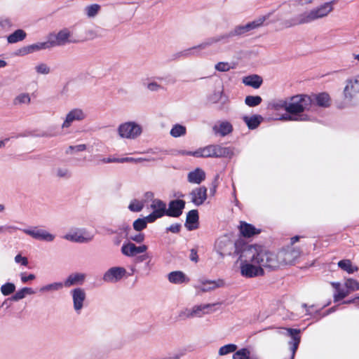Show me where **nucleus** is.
I'll use <instances>...</instances> for the list:
<instances>
[{
	"mask_svg": "<svg viewBox=\"0 0 359 359\" xmlns=\"http://www.w3.org/2000/svg\"><path fill=\"white\" fill-rule=\"evenodd\" d=\"M299 256L300 251L293 248L275 255L262 245L250 247L243 255V257L247 260H245L242 267V276L250 278L263 276L264 268L276 269L281 266L292 264Z\"/></svg>",
	"mask_w": 359,
	"mask_h": 359,
	"instance_id": "f257e3e1",
	"label": "nucleus"
},
{
	"mask_svg": "<svg viewBox=\"0 0 359 359\" xmlns=\"http://www.w3.org/2000/svg\"><path fill=\"white\" fill-rule=\"evenodd\" d=\"M334 4V1L325 2L310 11H305L290 20L284 21L283 25L285 27H291L299 25L309 24L318 19L327 17L333 11Z\"/></svg>",
	"mask_w": 359,
	"mask_h": 359,
	"instance_id": "f03ea898",
	"label": "nucleus"
},
{
	"mask_svg": "<svg viewBox=\"0 0 359 359\" xmlns=\"http://www.w3.org/2000/svg\"><path fill=\"white\" fill-rule=\"evenodd\" d=\"M257 245H258L245 244L241 241H238L234 243L229 236H224L217 240L215 248L221 257L231 255L234 250L233 253L238 255V262H240V272L242 275V267L245 263V260H247L246 258L243 257V252L250 247H255Z\"/></svg>",
	"mask_w": 359,
	"mask_h": 359,
	"instance_id": "7ed1b4c3",
	"label": "nucleus"
},
{
	"mask_svg": "<svg viewBox=\"0 0 359 359\" xmlns=\"http://www.w3.org/2000/svg\"><path fill=\"white\" fill-rule=\"evenodd\" d=\"M144 201L148 209L152 212L147 216V219L155 222L166 215V203L159 198L154 197V194L151 191L146 192L144 195Z\"/></svg>",
	"mask_w": 359,
	"mask_h": 359,
	"instance_id": "20e7f679",
	"label": "nucleus"
},
{
	"mask_svg": "<svg viewBox=\"0 0 359 359\" xmlns=\"http://www.w3.org/2000/svg\"><path fill=\"white\" fill-rule=\"evenodd\" d=\"M191 154L196 158H231L233 155V151L230 147L212 144L199 148Z\"/></svg>",
	"mask_w": 359,
	"mask_h": 359,
	"instance_id": "39448f33",
	"label": "nucleus"
},
{
	"mask_svg": "<svg viewBox=\"0 0 359 359\" xmlns=\"http://www.w3.org/2000/svg\"><path fill=\"white\" fill-rule=\"evenodd\" d=\"M215 304H196L191 308H185L180 311L179 317L182 320L194 318H202L205 315L212 313Z\"/></svg>",
	"mask_w": 359,
	"mask_h": 359,
	"instance_id": "423d86ee",
	"label": "nucleus"
},
{
	"mask_svg": "<svg viewBox=\"0 0 359 359\" xmlns=\"http://www.w3.org/2000/svg\"><path fill=\"white\" fill-rule=\"evenodd\" d=\"M312 104V100L306 95H298L284 103L285 110L290 114H298L307 110Z\"/></svg>",
	"mask_w": 359,
	"mask_h": 359,
	"instance_id": "0eeeda50",
	"label": "nucleus"
},
{
	"mask_svg": "<svg viewBox=\"0 0 359 359\" xmlns=\"http://www.w3.org/2000/svg\"><path fill=\"white\" fill-rule=\"evenodd\" d=\"M222 41L224 43H227V39L225 34H222L218 36H212L206 39L203 42L200 43L198 46L191 47L190 48L186 49L180 53V55L182 57H190V56H196L199 55L200 52L202 50H204L213 44Z\"/></svg>",
	"mask_w": 359,
	"mask_h": 359,
	"instance_id": "6e6552de",
	"label": "nucleus"
},
{
	"mask_svg": "<svg viewBox=\"0 0 359 359\" xmlns=\"http://www.w3.org/2000/svg\"><path fill=\"white\" fill-rule=\"evenodd\" d=\"M265 17H261L255 20L250 22L246 25L236 26L228 33H225L228 42L231 38L246 35L249 32L259 27L265 21Z\"/></svg>",
	"mask_w": 359,
	"mask_h": 359,
	"instance_id": "1a4fd4ad",
	"label": "nucleus"
},
{
	"mask_svg": "<svg viewBox=\"0 0 359 359\" xmlns=\"http://www.w3.org/2000/svg\"><path fill=\"white\" fill-rule=\"evenodd\" d=\"M142 133V126L133 121L123 123L118 128V133L122 138L135 140L139 137Z\"/></svg>",
	"mask_w": 359,
	"mask_h": 359,
	"instance_id": "9d476101",
	"label": "nucleus"
},
{
	"mask_svg": "<svg viewBox=\"0 0 359 359\" xmlns=\"http://www.w3.org/2000/svg\"><path fill=\"white\" fill-rule=\"evenodd\" d=\"M48 39L51 42L52 48L62 46L67 43H74L78 42L77 40L72 37V34L67 28L61 29L57 34H49Z\"/></svg>",
	"mask_w": 359,
	"mask_h": 359,
	"instance_id": "9b49d317",
	"label": "nucleus"
},
{
	"mask_svg": "<svg viewBox=\"0 0 359 359\" xmlns=\"http://www.w3.org/2000/svg\"><path fill=\"white\" fill-rule=\"evenodd\" d=\"M22 231L27 235L31 236L32 238L45 241V242H53L55 238V235L50 233L49 231L41 229L38 226H34L29 229H24Z\"/></svg>",
	"mask_w": 359,
	"mask_h": 359,
	"instance_id": "f8f14e48",
	"label": "nucleus"
},
{
	"mask_svg": "<svg viewBox=\"0 0 359 359\" xmlns=\"http://www.w3.org/2000/svg\"><path fill=\"white\" fill-rule=\"evenodd\" d=\"M63 238L69 241L85 243L91 241L93 236L83 229H74L67 233Z\"/></svg>",
	"mask_w": 359,
	"mask_h": 359,
	"instance_id": "ddd939ff",
	"label": "nucleus"
},
{
	"mask_svg": "<svg viewBox=\"0 0 359 359\" xmlns=\"http://www.w3.org/2000/svg\"><path fill=\"white\" fill-rule=\"evenodd\" d=\"M126 269L121 266H114L109 269L103 275L102 279L109 283H115L126 276Z\"/></svg>",
	"mask_w": 359,
	"mask_h": 359,
	"instance_id": "4468645a",
	"label": "nucleus"
},
{
	"mask_svg": "<svg viewBox=\"0 0 359 359\" xmlns=\"http://www.w3.org/2000/svg\"><path fill=\"white\" fill-rule=\"evenodd\" d=\"M73 301V307L76 313L79 314L84 306L86 293L84 289L76 287L70 291Z\"/></svg>",
	"mask_w": 359,
	"mask_h": 359,
	"instance_id": "2eb2a0df",
	"label": "nucleus"
},
{
	"mask_svg": "<svg viewBox=\"0 0 359 359\" xmlns=\"http://www.w3.org/2000/svg\"><path fill=\"white\" fill-rule=\"evenodd\" d=\"M221 286L217 281L201 278L194 284L196 294L201 295L203 293L210 292Z\"/></svg>",
	"mask_w": 359,
	"mask_h": 359,
	"instance_id": "dca6fc26",
	"label": "nucleus"
},
{
	"mask_svg": "<svg viewBox=\"0 0 359 359\" xmlns=\"http://www.w3.org/2000/svg\"><path fill=\"white\" fill-rule=\"evenodd\" d=\"M86 118V114L81 109H73L65 116L63 123L61 125L62 129L69 128L74 122L83 121Z\"/></svg>",
	"mask_w": 359,
	"mask_h": 359,
	"instance_id": "f3484780",
	"label": "nucleus"
},
{
	"mask_svg": "<svg viewBox=\"0 0 359 359\" xmlns=\"http://www.w3.org/2000/svg\"><path fill=\"white\" fill-rule=\"evenodd\" d=\"M148 248L146 245L136 246L133 243H123L121 247V253L126 257H134L137 254L145 252Z\"/></svg>",
	"mask_w": 359,
	"mask_h": 359,
	"instance_id": "a211bd4d",
	"label": "nucleus"
},
{
	"mask_svg": "<svg viewBox=\"0 0 359 359\" xmlns=\"http://www.w3.org/2000/svg\"><path fill=\"white\" fill-rule=\"evenodd\" d=\"M51 45V42L48 38V40L46 41L38 42L22 47L19 50V54L21 55H25L41 50L50 49L52 48Z\"/></svg>",
	"mask_w": 359,
	"mask_h": 359,
	"instance_id": "6ab92c4d",
	"label": "nucleus"
},
{
	"mask_svg": "<svg viewBox=\"0 0 359 359\" xmlns=\"http://www.w3.org/2000/svg\"><path fill=\"white\" fill-rule=\"evenodd\" d=\"M191 202L196 205H202L207 199V189L200 187L194 189L190 194Z\"/></svg>",
	"mask_w": 359,
	"mask_h": 359,
	"instance_id": "aec40b11",
	"label": "nucleus"
},
{
	"mask_svg": "<svg viewBox=\"0 0 359 359\" xmlns=\"http://www.w3.org/2000/svg\"><path fill=\"white\" fill-rule=\"evenodd\" d=\"M184 205L185 202L182 200L172 201L169 203L168 208H166V215L170 217H179L182 213Z\"/></svg>",
	"mask_w": 359,
	"mask_h": 359,
	"instance_id": "412c9836",
	"label": "nucleus"
},
{
	"mask_svg": "<svg viewBox=\"0 0 359 359\" xmlns=\"http://www.w3.org/2000/svg\"><path fill=\"white\" fill-rule=\"evenodd\" d=\"M284 330L285 332H283L282 334L290 337L292 339V341L290 342V344H292L291 359H294L296 351L300 342V337L299 335V330L288 328L285 329Z\"/></svg>",
	"mask_w": 359,
	"mask_h": 359,
	"instance_id": "4be33fe9",
	"label": "nucleus"
},
{
	"mask_svg": "<svg viewBox=\"0 0 359 359\" xmlns=\"http://www.w3.org/2000/svg\"><path fill=\"white\" fill-rule=\"evenodd\" d=\"M86 275L83 273H72L64 280L65 287H70L74 285H82L86 280Z\"/></svg>",
	"mask_w": 359,
	"mask_h": 359,
	"instance_id": "5701e85b",
	"label": "nucleus"
},
{
	"mask_svg": "<svg viewBox=\"0 0 359 359\" xmlns=\"http://www.w3.org/2000/svg\"><path fill=\"white\" fill-rule=\"evenodd\" d=\"M233 130L232 125L225 121H218L212 127V130L216 135L225 136L231 133Z\"/></svg>",
	"mask_w": 359,
	"mask_h": 359,
	"instance_id": "b1692460",
	"label": "nucleus"
},
{
	"mask_svg": "<svg viewBox=\"0 0 359 359\" xmlns=\"http://www.w3.org/2000/svg\"><path fill=\"white\" fill-rule=\"evenodd\" d=\"M238 228L241 234L246 238L252 237L260 233L259 229H256L253 225L245 222H241Z\"/></svg>",
	"mask_w": 359,
	"mask_h": 359,
	"instance_id": "393cba45",
	"label": "nucleus"
},
{
	"mask_svg": "<svg viewBox=\"0 0 359 359\" xmlns=\"http://www.w3.org/2000/svg\"><path fill=\"white\" fill-rule=\"evenodd\" d=\"M242 82L248 86H250L252 88L257 89L259 88L262 82V78L257 74H251L246 76H244L242 79Z\"/></svg>",
	"mask_w": 359,
	"mask_h": 359,
	"instance_id": "a878e982",
	"label": "nucleus"
},
{
	"mask_svg": "<svg viewBox=\"0 0 359 359\" xmlns=\"http://www.w3.org/2000/svg\"><path fill=\"white\" fill-rule=\"evenodd\" d=\"M168 280L173 284L187 283L189 281V278L184 273L180 271L170 272L168 275Z\"/></svg>",
	"mask_w": 359,
	"mask_h": 359,
	"instance_id": "bb28decb",
	"label": "nucleus"
},
{
	"mask_svg": "<svg viewBox=\"0 0 359 359\" xmlns=\"http://www.w3.org/2000/svg\"><path fill=\"white\" fill-rule=\"evenodd\" d=\"M232 359H259V357L252 353L249 348L245 347L236 350L233 354Z\"/></svg>",
	"mask_w": 359,
	"mask_h": 359,
	"instance_id": "cd10ccee",
	"label": "nucleus"
},
{
	"mask_svg": "<svg viewBox=\"0 0 359 359\" xmlns=\"http://www.w3.org/2000/svg\"><path fill=\"white\" fill-rule=\"evenodd\" d=\"M205 172L202 169L198 168L190 172L187 176V180L190 183L197 184L201 183L205 180Z\"/></svg>",
	"mask_w": 359,
	"mask_h": 359,
	"instance_id": "c85d7f7f",
	"label": "nucleus"
},
{
	"mask_svg": "<svg viewBox=\"0 0 359 359\" xmlns=\"http://www.w3.org/2000/svg\"><path fill=\"white\" fill-rule=\"evenodd\" d=\"M198 220V211L192 210L189 211L187 216L186 226L189 230H193L197 228Z\"/></svg>",
	"mask_w": 359,
	"mask_h": 359,
	"instance_id": "c756f323",
	"label": "nucleus"
},
{
	"mask_svg": "<svg viewBox=\"0 0 359 359\" xmlns=\"http://www.w3.org/2000/svg\"><path fill=\"white\" fill-rule=\"evenodd\" d=\"M338 266L348 274L357 272L359 269L357 266L353 265L350 259H342L337 263Z\"/></svg>",
	"mask_w": 359,
	"mask_h": 359,
	"instance_id": "7c9ffc66",
	"label": "nucleus"
},
{
	"mask_svg": "<svg viewBox=\"0 0 359 359\" xmlns=\"http://www.w3.org/2000/svg\"><path fill=\"white\" fill-rule=\"evenodd\" d=\"M63 287L65 286L62 282H54L41 287L39 292L41 293L55 292L62 290Z\"/></svg>",
	"mask_w": 359,
	"mask_h": 359,
	"instance_id": "2f4dec72",
	"label": "nucleus"
},
{
	"mask_svg": "<svg viewBox=\"0 0 359 359\" xmlns=\"http://www.w3.org/2000/svg\"><path fill=\"white\" fill-rule=\"evenodd\" d=\"M27 34L24 30L18 29L7 37V41L9 43H15L24 40Z\"/></svg>",
	"mask_w": 359,
	"mask_h": 359,
	"instance_id": "473e14b6",
	"label": "nucleus"
},
{
	"mask_svg": "<svg viewBox=\"0 0 359 359\" xmlns=\"http://www.w3.org/2000/svg\"><path fill=\"white\" fill-rule=\"evenodd\" d=\"M315 100L316 104L320 107H328L330 104V97L329 95L325 92H323L316 95L315 97Z\"/></svg>",
	"mask_w": 359,
	"mask_h": 359,
	"instance_id": "72a5a7b5",
	"label": "nucleus"
},
{
	"mask_svg": "<svg viewBox=\"0 0 359 359\" xmlns=\"http://www.w3.org/2000/svg\"><path fill=\"white\" fill-rule=\"evenodd\" d=\"M100 8V6L97 4H90L84 8V13L88 18H93L98 14Z\"/></svg>",
	"mask_w": 359,
	"mask_h": 359,
	"instance_id": "f704fd0d",
	"label": "nucleus"
},
{
	"mask_svg": "<svg viewBox=\"0 0 359 359\" xmlns=\"http://www.w3.org/2000/svg\"><path fill=\"white\" fill-rule=\"evenodd\" d=\"M35 293V292L34 291V290L31 287H23L20 290H19L13 297H12V300L13 301H19L23 298H25V297L26 295H31V294H34Z\"/></svg>",
	"mask_w": 359,
	"mask_h": 359,
	"instance_id": "c9c22d12",
	"label": "nucleus"
},
{
	"mask_svg": "<svg viewBox=\"0 0 359 359\" xmlns=\"http://www.w3.org/2000/svg\"><path fill=\"white\" fill-rule=\"evenodd\" d=\"M243 120L250 129H255L261 123L262 117L260 116H245Z\"/></svg>",
	"mask_w": 359,
	"mask_h": 359,
	"instance_id": "e433bc0d",
	"label": "nucleus"
},
{
	"mask_svg": "<svg viewBox=\"0 0 359 359\" xmlns=\"http://www.w3.org/2000/svg\"><path fill=\"white\" fill-rule=\"evenodd\" d=\"M237 350V346L234 344H226L223 346H221L219 348L218 354L220 356H224L228 355L229 353H235Z\"/></svg>",
	"mask_w": 359,
	"mask_h": 359,
	"instance_id": "4c0bfd02",
	"label": "nucleus"
},
{
	"mask_svg": "<svg viewBox=\"0 0 359 359\" xmlns=\"http://www.w3.org/2000/svg\"><path fill=\"white\" fill-rule=\"evenodd\" d=\"M154 221H150L147 219V217L144 218H139L133 222V228L135 231H140L147 227V223H153Z\"/></svg>",
	"mask_w": 359,
	"mask_h": 359,
	"instance_id": "58836bf2",
	"label": "nucleus"
},
{
	"mask_svg": "<svg viewBox=\"0 0 359 359\" xmlns=\"http://www.w3.org/2000/svg\"><path fill=\"white\" fill-rule=\"evenodd\" d=\"M187 129L185 126L180 124H175L170 130V135L174 137H178L184 135Z\"/></svg>",
	"mask_w": 359,
	"mask_h": 359,
	"instance_id": "ea45409f",
	"label": "nucleus"
},
{
	"mask_svg": "<svg viewBox=\"0 0 359 359\" xmlns=\"http://www.w3.org/2000/svg\"><path fill=\"white\" fill-rule=\"evenodd\" d=\"M30 100H31V97H30L29 93H21L15 97V99L13 100V103L15 105L28 104V103H29Z\"/></svg>",
	"mask_w": 359,
	"mask_h": 359,
	"instance_id": "a19ab883",
	"label": "nucleus"
},
{
	"mask_svg": "<svg viewBox=\"0 0 359 359\" xmlns=\"http://www.w3.org/2000/svg\"><path fill=\"white\" fill-rule=\"evenodd\" d=\"M145 204L146 203H144V199L142 201L134 199L130 202L128 208L132 212H140L144 207Z\"/></svg>",
	"mask_w": 359,
	"mask_h": 359,
	"instance_id": "79ce46f5",
	"label": "nucleus"
},
{
	"mask_svg": "<svg viewBox=\"0 0 359 359\" xmlns=\"http://www.w3.org/2000/svg\"><path fill=\"white\" fill-rule=\"evenodd\" d=\"M344 285L349 292L359 290V282L353 278H347Z\"/></svg>",
	"mask_w": 359,
	"mask_h": 359,
	"instance_id": "37998d69",
	"label": "nucleus"
},
{
	"mask_svg": "<svg viewBox=\"0 0 359 359\" xmlns=\"http://www.w3.org/2000/svg\"><path fill=\"white\" fill-rule=\"evenodd\" d=\"M226 97L223 96V91H212L210 95V101L212 103H217L219 101L224 102Z\"/></svg>",
	"mask_w": 359,
	"mask_h": 359,
	"instance_id": "c03bdc74",
	"label": "nucleus"
},
{
	"mask_svg": "<svg viewBox=\"0 0 359 359\" xmlns=\"http://www.w3.org/2000/svg\"><path fill=\"white\" fill-rule=\"evenodd\" d=\"M12 26L13 22L10 18L4 16L0 17V27L3 30L8 32L11 29Z\"/></svg>",
	"mask_w": 359,
	"mask_h": 359,
	"instance_id": "a18cd8bd",
	"label": "nucleus"
},
{
	"mask_svg": "<svg viewBox=\"0 0 359 359\" xmlns=\"http://www.w3.org/2000/svg\"><path fill=\"white\" fill-rule=\"evenodd\" d=\"M349 294V291L342 288H339L337 291H335L333 295L334 302H337L341 299H343Z\"/></svg>",
	"mask_w": 359,
	"mask_h": 359,
	"instance_id": "49530a36",
	"label": "nucleus"
},
{
	"mask_svg": "<svg viewBox=\"0 0 359 359\" xmlns=\"http://www.w3.org/2000/svg\"><path fill=\"white\" fill-rule=\"evenodd\" d=\"M15 286L11 283H7L1 287V292L5 296L11 294L15 291Z\"/></svg>",
	"mask_w": 359,
	"mask_h": 359,
	"instance_id": "de8ad7c7",
	"label": "nucleus"
},
{
	"mask_svg": "<svg viewBox=\"0 0 359 359\" xmlns=\"http://www.w3.org/2000/svg\"><path fill=\"white\" fill-rule=\"evenodd\" d=\"M262 101L259 96H248L245 98V104L250 107H255L258 105Z\"/></svg>",
	"mask_w": 359,
	"mask_h": 359,
	"instance_id": "09e8293b",
	"label": "nucleus"
},
{
	"mask_svg": "<svg viewBox=\"0 0 359 359\" xmlns=\"http://www.w3.org/2000/svg\"><path fill=\"white\" fill-rule=\"evenodd\" d=\"M359 88V80L355 78L350 79L346 81V84L344 90H353Z\"/></svg>",
	"mask_w": 359,
	"mask_h": 359,
	"instance_id": "8fccbe9b",
	"label": "nucleus"
},
{
	"mask_svg": "<svg viewBox=\"0 0 359 359\" xmlns=\"http://www.w3.org/2000/svg\"><path fill=\"white\" fill-rule=\"evenodd\" d=\"M55 172L56 176L60 178H69L71 177V172L66 168H58Z\"/></svg>",
	"mask_w": 359,
	"mask_h": 359,
	"instance_id": "3c124183",
	"label": "nucleus"
},
{
	"mask_svg": "<svg viewBox=\"0 0 359 359\" xmlns=\"http://www.w3.org/2000/svg\"><path fill=\"white\" fill-rule=\"evenodd\" d=\"M215 68L219 72H224L229 71L233 67L229 62H219L215 65Z\"/></svg>",
	"mask_w": 359,
	"mask_h": 359,
	"instance_id": "603ef678",
	"label": "nucleus"
},
{
	"mask_svg": "<svg viewBox=\"0 0 359 359\" xmlns=\"http://www.w3.org/2000/svg\"><path fill=\"white\" fill-rule=\"evenodd\" d=\"M35 70L40 74H48L50 73V67L45 63H40L35 67Z\"/></svg>",
	"mask_w": 359,
	"mask_h": 359,
	"instance_id": "864d4df0",
	"label": "nucleus"
},
{
	"mask_svg": "<svg viewBox=\"0 0 359 359\" xmlns=\"http://www.w3.org/2000/svg\"><path fill=\"white\" fill-rule=\"evenodd\" d=\"M86 149V145L84 144H78L76 146H69L67 150V154H73L74 152L83 151Z\"/></svg>",
	"mask_w": 359,
	"mask_h": 359,
	"instance_id": "5fc2aeb1",
	"label": "nucleus"
},
{
	"mask_svg": "<svg viewBox=\"0 0 359 359\" xmlns=\"http://www.w3.org/2000/svg\"><path fill=\"white\" fill-rule=\"evenodd\" d=\"M145 161H146V159L142 158H132V157L118 158L119 163H142Z\"/></svg>",
	"mask_w": 359,
	"mask_h": 359,
	"instance_id": "6e6d98bb",
	"label": "nucleus"
},
{
	"mask_svg": "<svg viewBox=\"0 0 359 359\" xmlns=\"http://www.w3.org/2000/svg\"><path fill=\"white\" fill-rule=\"evenodd\" d=\"M15 262L17 264H20L22 266H27L29 264L28 259L26 257H23L21 254H18L15 257Z\"/></svg>",
	"mask_w": 359,
	"mask_h": 359,
	"instance_id": "4d7b16f0",
	"label": "nucleus"
},
{
	"mask_svg": "<svg viewBox=\"0 0 359 359\" xmlns=\"http://www.w3.org/2000/svg\"><path fill=\"white\" fill-rule=\"evenodd\" d=\"M20 279H21V281L23 283H25L28 281H31V280H33L36 278V276L34 274H29L28 276H27L26 273H20Z\"/></svg>",
	"mask_w": 359,
	"mask_h": 359,
	"instance_id": "13d9d810",
	"label": "nucleus"
},
{
	"mask_svg": "<svg viewBox=\"0 0 359 359\" xmlns=\"http://www.w3.org/2000/svg\"><path fill=\"white\" fill-rule=\"evenodd\" d=\"M144 85V87H147L149 90H154V88H158L161 87V86L156 81H148Z\"/></svg>",
	"mask_w": 359,
	"mask_h": 359,
	"instance_id": "bf43d9fd",
	"label": "nucleus"
},
{
	"mask_svg": "<svg viewBox=\"0 0 359 359\" xmlns=\"http://www.w3.org/2000/svg\"><path fill=\"white\" fill-rule=\"evenodd\" d=\"M79 82V79H77V78L73 79L72 80H69L67 83L65 88H76V87H78V83Z\"/></svg>",
	"mask_w": 359,
	"mask_h": 359,
	"instance_id": "052dcab7",
	"label": "nucleus"
},
{
	"mask_svg": "<svg viewBox=\"0 0 359 359\" xmlns=\"http://www.w3.org/2000/svg\"><path fill=\"white\" fill-rule=\"evenodd\" d=\"M102 31V29L101 28H97L95 30L88 31V33L91 36L92 38H95V37L102 36V34H101Z\"/></svg>",
	"mask_w": 359,
	"mask_h": 359,
	"instance_id": "680f3d73",
	"label": "nucleus"
},
{
	"mask_svg": "<svg viewBox=\"0 0 359 359\" xmlns=\"http://www.w3.org/2000/svg\"><path fill=\"white\" fill-rule=\"evenodd\" d=\"M167 230L172 233H178L180 230V225L177 224H172L167 229Z\"/></svg>",
	"mask_w": 359,
	"mask_h": 359,
	"instance_id": "e2e57ef3",
	"label": "nucleus"
},
{
	"mask_svg": "<svg viewBox=\"0 0 359 359\" xmlns=\"http://www.w3.org/2000/svg\"><path fill=\"white\" fill-rule=\"evenodd\" d=\"M344 95L346 101L343 104H341L340 106L341 107H343L345 105L348 104L352 97V95L350 91H344Z\"/></svg>",
	"mask_w": 359,
	"mask_h": 359,
	"instance_id": "0e129e2a",
	"label": "nucleus"
},
{
	"mask_svg": "<svg viewBox=\"0 0 359 359\" xmlns=\"http://www.w3.org/2000/svg\"><path fill=\"white\" fill-rule=\"evenodd\" d=\"M190 259L194 262H198V257L197 255V251L195 249H191L190 251Z\"/></svg>",
	"mask_w": 359,
	"mask_h": 359,
	"instance_id": "69168bd1",
	"label": "nucleus"
},
{
	"mask_svg": "<svg viewBox=\"0 0 359 359\" xmlns=\"http://www.w3.org/2000/svg\"><path fill=\"white\" fill-rule=\"evenodd\" d=\"M131 239L136 243H142L144 240V236L142 233H139L133 237H131Z\"/></svg>",
	"mask_w": 359,
	"mask_h": 359,
	"instance_id": "338daca9",
	"label": "nucleus"
},
{
	"mask_svg": "<svg viewBox=\"0 0 359 359\" xmlns=\"http://www.w3.org/2000/svg\"><path fill=\"white\" fill-rule=\"evenodd\" d=\"M102 163H118V158H104L101 160Z\"/></svg>",
	"mask_w": 359,
	"mask_h": 359,
	"instance_id": "774afa93",
	"label": "nucleus"
}]
</instances>
